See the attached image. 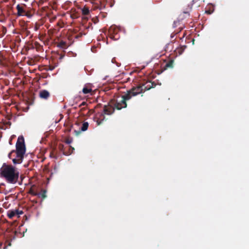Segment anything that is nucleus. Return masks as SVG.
Returning a JSON list of instances; mask_svg holds the SVG:
<instances>
[{"instance_id":"obj_1","label":"nucleus","mask_w":249,"mask_h":249,"mask_svg":"<svg viewBox=\"0 0 249 249\" xmlns=\"http://www.w3.org/2000/svg\"><path fill=\"white\" fill-rule=\"evenodd\" d=\"M155 84L151 81H146L144 84L140 85L136 87L133 88L128 90L127 93L121 97H119L116 100L113 101L112 105L105 106L102 113L96 115V122L98 125L101 124L105 119V115H111L115 108L120 110L127 107L126 101L130 100L132 97L135 96L146 90H149L155 86Z\"/></svg>"},{"instance_id":"obj_2","label":"nucleus","mask_w":249,"mask_h":249,"mask_svg":"<svg viewBox=\"0 0 249 249\" xmlns=\"http://www.w3.org/2000/svg\"><path fill=\"white\" fill-rule=\"evenodd\" d=\"M16 150H13L8 154L9 158L12 160L14 164H19L22 162L26 152L24 138L23 136L18 137L16 144Z\"/></svg>"},{"instance_id":"obj_3","label":"nucleus","mask_w":249,"mask_h":249,"mask_svg":"<svg viewBox=\"0 0 249 249\" xmlns=\"http://www.w3.org/2000/svg\"><path fill=\"white\" fill-rule=\"evenodd\" d=\"M0 176L8 183L15 184L18 181L19 172L15 167L4 163L0 169Z\"/></svg>"},{"instance_id":"obj_4","label":"nucleus","mask_w":249,"mask_h":249,"mask_svg":"<svg viewBox=\"0 0 249 249\" xmlns=\"http://www.w3.org/2000/svg\"><path fill=\"white\" fill-rule=\"evenodd\" d=\"M39 96L41 99L46 100L48 99L49 97L50 96V94L49 92L47 90H41L39 92Z\"/></svg>"},{"instance_id":"obj_5","label":"nucleus","mask_w":249,"mask_h":249,"mask_svg":"<svg viewBox=\"0 0 249 249\" xmlns=\"http://www.w3.org/2000/svg\"><path fill=\"white\" fill-rule=\"evenodd\" d=\"M174 60L173 59H170L165 65L163 67V70H167L168 69H172L174 67Z\"/></svg>"},{"instance_id":"obj_6","label":"nucleus","mask_w":249,"mask_h":249,"mask_svg":"<svg viewBox=\"0 0 249 249\" xmlns=\"http://www.w3.org/2000/svg\"><path fill=\"white\" fill-rule=\"evenodd\" d=\"M17 210H9L7 212V216L10 218L12 219L15 216H17Z\"/></svg>"},{"instance_id":"obj_7","label":"nucleus","mask_w":249,"mask_h":249,"mask_svg":"<svg viewBox=\"0 0 249 249\" xmlns=\"http://www.w3.org/2000/svg\"><path fill=\"white\" fill-rule=\"evenodd\" d=\"M16 8L18 10L17 15L18 16H22L25 13V11L19 4L17 5Z\"/></svg>"},{"instance_id":"obj_8","label":"nucleus","mask_w":249,"mask_h":249,"mask_svg":"<svg viewBox=\"0 0 249 249\" xmlns=\"http://www.w3.org/2000/svg\"><path fill=\"white\" fill-rule=\"evenodd\" d=\"M9 192V191L5 189V184L4 183L0 184V193L7 194Z\"/></svg>"},{"instance_id":"obj_9","label":"nucleus","mask_w":249,"mask_h":249,"mask_svg":"<svg viewBox=\"0 0 249 249\" xmlns=\"http://www.w3.org/2000/svg\"><path fill=\"white\" fill-rule=\"evenodd\" d=\"M81 11H82V15H83L84 16L88 15L89 14V9L86 5L83 8H82L81 9Z\"/></svg>"},{"instance_id":"obj_10","label":"nucleus","mask_w":249,"mask_h":249,"mask_svg":"<svg viewBox=\"0 0 249 249\" xmlns=\"http://www.w3.org/2000/svg\"><path fill=\"white\" fill-rule=\"evenodd\" d=\"M82 91H83V93H84V94H88L92 91V89L91 88L86 86L83 89Z\"/></svg>"},{"instance_id":"obj_11","label":"nucleus","mask_w":249,"mask_h":249,"mask_svg":"<svg viewBox=\"0 0 249 249\" xmlns=\"http://www.w3.org/2000/svg\"><path fill=\"white\" fill-rule=\"evenodd\" d=\"M46 192L45 190H42L40 193H38L37 196L42 197V199H45L47 197Z\"/></svg>"},{"instance_id":"obj_12","label":"nucleus","mask_w":249,"mask_h":249,"mask_svg":"<svg viewBox=\"0 0 249 249\" xmlns=\"http://www.w3.org/2000/svg\"><path fill=\"white\" fill-rule=\"evenodd\" d=\"M89 126V123L88 122H84L82 124L81 130L82 131H85L88 129Z\"/></svg>"},{"instance_id":"obj_13","label":"nucleus","mask_w":249,"mask_h":249,"mask_svg":"<svg viewBox=\"0 0 249 249\" xmlns=\"http://www.w3.org/2000/svg\"><path fill=\"white\" fill-rule=\"evenodd\" d=\"M57 46L58 47L64 49L67 47V44L65 42L62 41L58 43Z\"/></svg>"},{"instance_id":"obj_14","label":"nucleus","mask_w":249,"mask_h":249,"mask_svg":"<svg viewBox=\"0 0 249 249\" xmlns=\"http://www.w3.org/2000/svg\"><path fill=\"white\" fill-rule=\"evenodd\" d=\"M74 150V148L73 147H72L71 146H70L69 152L67 153H65V152H63V154L65 155H71L73 152V151Z\"/></svg>"},{"instance_id":"obj_15","label":"nucleus","mask_w":249,"mask_h":249,"mask_svg":"<svg viewBox=\"0 0 249 249\" xmlns=\"http://www.w3.org/2000/svg\"><path fill=\"white\" fill-rule=\"evenodd\" d=\"M29 193L30 194H31L32 195H33L35 196H37V195H38V193L36 192L34 190H33L32 189L30 190Z\"/></svg>"},{"instance_id":"obj_16","label":"nucleus","mask_w":249,"mask_h":249,"mask_svg":"<svg viewBox=\"0 0 249 249\" xmlns=\"http://www.w3.org/2000/svg\"><path fill=\"white\" fill-rule=\"evenodd\" d=\"M186 48V46H182L181 47V48L180 49H179L178 50V53L181 54L182 53V52H183V51L184 50V49Z\"/></svg>"},{"instance_id":"obj_17","label":"nucleus","mask_w":249,"mask_h":249,"mask_svg":"<svg viewBox=\"0 0 249 249\" xmlns=\"http://www.w3.org/2000/svg\"><path fill=\"white\" fill-rule=\"evenodd\" d=\"M87 105V103L86 102H83L80 105L79 107H81V109H84L85 107H83Z\"/></svg>"},{"instance_id":"obj_18","label":"nucleus","mask_w":249,"mask_h":249,"mask_svg":"<svg viewBox=\"0 0 249 249\" xmlns=\"http://www.w3.org/2000/svg\"><path fill=\"white\" fill-rule=\"evenodd\" d=\"M17 210V217H19V215H21V214H22L23 213V212L22 211H20V210Z\"/></svg>"},{"instance_id":"obj_19","label":"nucleus","mask_w":249,"mask_h":249,"mask_svg":"<svg viewBox=\"0 0 249 249\" xmlns=\"http://www.w3.org/2000/svg\"><path fill=\"white\" fill-rule=\"evenodd\" d=\"M56 18V17L55 16H53L49 18V21L50 22H53L55 20Z\"/></svg>"},{"instance_id":"obj_20","label":"nucleus","mask_w":249,"mask_h":249,"mask_svg":"<svg viewBox=\"0 0 249 249\" xmlns=\"http://www.w3.org/2000/svg\"><path fill=\"white\" fill-rule=\"evenodd\" d=\"M72 139H67L66 140L65 142L66 143H67V144H70V143H71L72 142Z\"/></svg>"},{"instance_id":"obj_21","label":"nucleus","mask_w":249,"mask_h":249,"mask_svg":"<svg viewBox=\"0 0 249 249\" xmlns=\"http://www.w3.org/2000/svg\"><path fill=\"white\" fill-rule=\"evenodd\" d=\"M39 25L37 24H36L34 27V30L36 31L39 29Z\"/></svg>"},{"instance_id":"obj_22","label":"nucleus","mask_w":249,"mask_h":249,"mask_svg":"<svg viewBox=\"0 0 249 249\" xmlns=\"http://www.w3.org/2000/svg\"><path fill=\"white\" fill-rule=\"evenodd\" d=\"M179 24V21H174L173 24V26L174 28H175L177 26L178 24Z\"/></svg>"},{"instance_id":"obj_23","label":"nucleus","mask_w":249,"mask_h":249,"mask_svg":"<svg viewBox=\"0 0 249 249\" xmlns=\"http://www.w3.org/2000/svg\"><path fill=\"white\" fill-rule=\"evenodd\" d=\"M105 7V5H102V4L101 5L100 7H98V8H99L100 10L102 9L103 8H104Z\"/></svg>"},{"instance_id":"obj_24","label":"nucleus","mask_w":249,"mask_h":249,"mask_svg":"<svg viewBox=\"0 0 249 249\" xmlns=\"http://www.w3.org/2000/svg\"><path fill=\"white\" fill-rule=\"evenodd\" d=\"M59 149L61 150V151H62L63 150V145L62 144H60L59 145Z\"/></svg>"},{"instance_id":"obj_25","label":"nucleus","mask_w":249,"mask_h":249,"mask_svg":"<svg viewBox=\"0 0 249 249\" xmlns=\"http://www.w3.org/2000/svg\"><path fill=\"white\" fill-rule=\"evenodd\" d=\"M74 132L76 135H78L80 133V131L75 130Z\"/></svg>"},{"instance_id":"obj_26","label":"nucleus","mask_w":249,"mask_h":249,"mask_svg":"<svg viewBox=\"0 0 249 249\" xmlns=\"http://www.w3.org/2000/svg\"><path fill=\"white\" fill-rule=\"evenodd\" d=\"M64 55H61L60 57H59V59H62L64 57Z\"/></svg>"},{"instance_id":"obj_27","label":"nucleus","mask_w":249,"mask_h":249,"mask_svg":"<svg viewBox=\"0 0 249 249\" xmlns=\"http://www.w3.org/2000/svg\"><path fill=\"white\" fill-rule=\"evenodd\" d=\"M206 13H207V14H211V12H210V11H206Z\"/></svg>"},{"instance_id":"obj_28","label":"nucleus","mask_w":249,"mask_h":249,"mask_svg":"<svg viewBox=\"0 0 249 249\" xmlns=\"http://www.w3.org/2000/svg\"><path fill=\"white\" fill-rule=\"evenodd\" d=\"M179 28L180 29L179 31H180L183 28L182 27H179Z\"/></svg>"},{"instance_id":"obj_29","label":"nucleus","mask_w":249,"mask_h":249,"mask_svg":"<svg viewBox=\"0 0 249 249\" xmlns=\"http://www.w3.org/2000/svg\"><path fill=\"white\" fill-rule=\"evenodd\" d=\"M9 143L10 144H11V141H10Z\"/></svg>"}]
</instances>
